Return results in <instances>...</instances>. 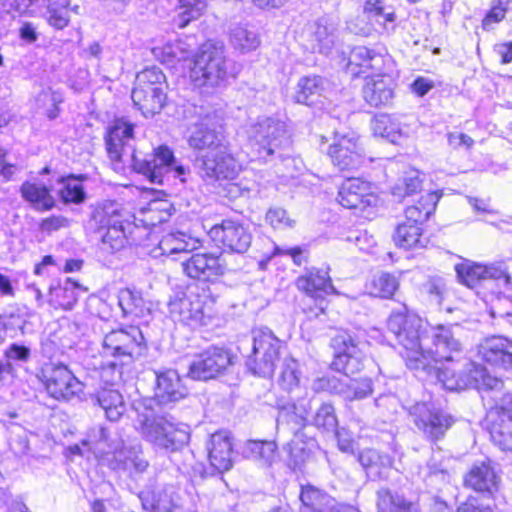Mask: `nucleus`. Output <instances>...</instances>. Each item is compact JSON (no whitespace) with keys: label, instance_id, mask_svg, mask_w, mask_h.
I'll return each instance as SVG.
<instances>
[{"label":"nucleus","instance_id":"1","mask_svg":"<svg viewBox=\"0 0 512 512\" xmlns=\"http://www.w3.org/2000/svg\"><path fill=\"white\" fill-rule=\"evenodd\" d=\"M155 375L154 398L139 402L135 406L137 412L135 428L146 441L154 446L167 452L180 451L189 443L188 427L174 424L165 416L157 414L152 403L168 406L185 398L188 395V390L174 369L156 371Z\"/></svg>","mask_w":512,"mask_h":512},{"label":"nucleus","instance_id":"2","mask_svg":"<svg viewBox=\"0 0 512 512\" xmlns=\"http://www.w3.org/2000/svg\"><path fill=\"white\" fill-rule=\"evenodd\" d=\"M134 125L125 119H116L108 128L105 137L106 150L109 158L116 162H131L134 171L144 175L148 181L156 185H165L173 178L185 175L186 169L176 165L173 152L167 146H159L152 153L143 154L135 145Z\"/></svg>","mask_w":512,"mask_h":512},{"label":"nucleus","instance_id":"3","mask_svg":"<svg viewBox=\"0 0 512 512\" xmlns=\"http://www.w3.org/2000/svg\"><path fill=\"white\" fill-rule=\"evenodd\" d=\"M357 335L348 330H339L330 340L334 350L333 370L342 372L346 377L335 375L317 377L312 381L311 389L315 393H329L343 398L346 402L358 401L370 396L373 384L369 378L349 379L348 376L364 368V354Z\"/></svg>","mask_w":512,"mask_h":512},{"label":"nucleus","instance_id":"4","mask_svg":"<svg viewBox=\"0 0 512 512\" xmlns=\"http://www.w3.org/2000/svg\"><path fill=\"white\" fill-rule=\"evenodd\" d=\"M427 325L415 314L409 313L406 305L393 311L387 320V329L401 349L400 354L410 362L417 363L423 355Z\"/></svg>","mask_w":512,"mask_h":512},{"label":"nucleus","instance_id":"5","mask_svg":"<svg viewBox=\"0 0 512 512\" xmlns=\"http://www.w3.org/2000/svg\"><path fill=\"white\" fill-rule=\"evenodd\" d=\"M249 139L258 146L259 155L267 160L276 156L284 159L290 156L292 139L284 121L273 117L259 118L248 129Z\"/></svg>","mask_w":512,"mask_h":512},{"label":"nucleus","instance_id":"6","mask_svg":"<svg viewBox=\"0 0 512 512\" xmlns=\"http://www.w3.org/2000/svg\"><path fill=\"white\" fill-rule=\"evenodd\" d=\"M230 75L222 43L206 42L194 56L190 77L196 86H219Z\"/></svg>","mask_w":512,"mask_h":512},{"label":"nucleus","instance_id":"7","mask_svg":"<svg viewBox=\"0 0 512 512\" xmlns=\"http://www.w3.org/2000/svg\"><path fill=\"white\" fill-rule=\"evenodd\" d=\"M198 121L194 124L188 144L191 148L210 154L227 147L223 135L222 112L211 105H201L195 110Z\"/></svg>","mask_w":512,"mask_h":512},{"label":"nucleus","instance_id":"8","mask_svg":"<svg viewBox=\"0 0 512 512\" xmlns=\"http://www.w3.org/2000/svg\"><path fill=\"white\" fill-rule=\"evenodd\" d=\"M465 372L470 378L460 380L459 383L451 382L448 386L454 388L475 387L482 393V399L488 401L490 409L505 410L512 404V393L508 391L502 379L492 376L479 364L472 361L465 363Z\"/></svg>","mask_w":512,"mask_h":512},{"label":"nucleus","instance_id":"9","mask_svg":"<svg viewBox=\"0 0 512 512\" xmlns=\"http://www.w3.org/2000/svg\"><path fill=\"white\" fill-rule=\"evenodd\" d=\"M281 346L280 339L270 329L253 330L251 350L245 360L247 369L260 377H271L280 359Z\"/></svg>","mask_w":512,"mask_h":512},{"label":"nucleus","instance_id":"10","mask_svg":"<svg viewBox=\"0 0 512 512\" xmlns=\"http://www.w3.org/2000/svg\"><path fill=\"white\" fill-rule=\"evenodd\" d=\"M215 299L208 290L202 293L189 290L183 296L175 298L169 303L171 315L186 325L196 327L207 325L212 317V306Z\"/></svg>","mask_w":512,"mask_h":512},{"label":"nucleus","instance_id":"11","mask_svg":"<svg viewBox=\"0 0 512 512\" xmlns=\"http://www.w3.org/2000/svg\"><path fill=\"white\" fill-rule=\"evenodd\" d=\"M146 350L145 338L137 326L112 330L103 338L102 351L106 357L133 362L143 356Z\"/></svg>","mask_w":512,"mask_h":512},{"label":"nucleus","instance_id":"12","mask_svg":"<svg viewBox=\"0 0 512 512\" xmlns=\"http://www.w3.org/2000/svg\"><path fill=\"white\" fill-rule=\"evenodd\" d=\"M456 325H427L422 358L430 356L435 362H452L462 352L463 345L454 334Z\"/></svg>","mask_w":512,"mask_h":512},{"label":"nucleus","instance_id":"13","mask_svg":"<svg viewBox=\"0 0 512 512\" xmlns=\"http://www.w3.org/2000/svg\"><path fill=\"white\" fill-rule=\"evenodd\" d=\"M37 378L46 392L57 400H69L82 391V383L62 363H45Z\"/></svg>","mask_w":512,"mask_h":512},{"label":"nucleus","instance_id":"14","mask_svg":"<svg viewBox=\"0 0 512 512\" xmlns=\"http://www.w3.org/2000/svg\"><path fill=\"white\" fill-rule=\"evenodd\" d=\"M208 235L224 252L236 254L246 253L253 239L249 226L233 219H224L213 225Z\"/></svg>","mask_w":512,"mask_h":512},{"label":"nucleus","instance_id":"15","mask_svg":"<svg viewBox=\"0 0 512 512\" xmlns=\"http://www.w3.org/2000/svg\"><path fill=\"white\" fill-rule=\"evenodd\" d=\"M415 426L424 437L436 443L444 438L446 432L453 426L455 419L446 411L433 408L426 403H418L412 408Z\"/></svg>","mask_w":512,"mask_h":512},{"label":"nucleus","instance_id":"16","mask_svg":"<svg viewBox=\"0 0 512 512\" xmlns=\"http://www.w3.org/2000/svg\"><path fill=\"white\" fill-rule=\"evenodd\" d=\"M455 272L458 281L469 288H474L485 280L503 281L505 285L510 284L511 281V277L502 262L482 265L464 260L455 265Z\"/></svg>","mask_w":512,"mask_h":512},{"label":"nucleus","instance_id":"17","mask_svg":"<svg viewBox=\"0 0 512 512\" xmlns=\"http://www.w3.org/2000/svg\"><path fill=\"white\" fill-rule=\"evenodd\" d=\"M196 166L201 176L209 180L234 179L240 166L230 153L228 146L210 154H200L196 158Z\"/></svg>","mask_w":512,"mask_h":512},{"label":"nucleus","instance_id":"18","mask_svg":"<svg viewBox=\"0 0 512 512\" xmlns=\"http://www.w3.org/2000/svg\"><path fill=\"white\" fill-rule=\"evenodd\" d=\"M230 364L231 356L227 350L211 346L195 356L189 365L188 376L206 381L223 373Z\"/></svg>","mask_w":512,"mask_h":512},{"label":"nucleus","instance_id":"19","mask_svg":"<svg viewBox=\"0 0 512 512\" xmlns=\"http://www.w3.org/2000/svg\"><path fill=\"white\" fill-rule=\"evenodd\" d=\"M182 271L189 278L204 282L214 281L225 274L226 267L220 256L195 253L181 262Z\"/></svg>","mask_w":512,"mask_h":512},{"label":"nucleus","instance_id":"20","mask_svg":"<svg viewBox=\"0 0 512 512\" xmlns=\"http://www.w3.org/2000/svg\"><path fill=\"white\" fill-rule=\"evenodd\" d=\"M102 461L114 471L143 473L149 466L141 445H125L123 442L114 451L106 452Z\"/></svg>","mask_w":512,"mask_h":512},{"label":"nucleus","instance_id":"21","mask_svg":"<svg viewBox=\"0 0 512 512\" xmlns=\"http://www.w3.org/2000/svg\"><path fill=\"white\" fill-rule=\"evenodd\" d=\"M328 154L332 163L342 171L358 169L364 162L363 148L353 137H340L329 147Z\"/></svg>","mask_w":512,"mask_h":512},{"label":"nucleus","instance_id":"22","mask_svg":"<svg viewBox=\"0 0 512 512\" xmlns=\"http://www.w3.org/2000/svg\"><path fill=\"white\" fill-rule=\"evenodd\" d=\"M480 359L492 366L512 369V341L502 336L483 339L477 347Z\"/></svg>","mask_w":512,"mask_h":512},{"label":"nucleus","instance_id":"23","mask_svg":"<svg viewBox=\"0 0 512 512\" xmlns=\"http://www.w3.org/2000/svg\"><path fill=\"white\" fill-rule=\"evenodd\" d=\"M299 498L303 512H359L352 506L339 504L335 498L313 485L302 486Z\"/></svg>","mask_w":512,"mask_h":512},{"label":"nucleus","instance_id":"24","mask_svg":"<svg viewBox=\"0 0 512 512\" xmlns=\"http://www.w3.org/2000/svg\"><path fill=\"white\" fill-rule=\"evenodd\" d=\"M337 200L347 209H364L372 205L375 196L370 184L359 178H349L340 186Z\"/></svg>","mask_w":512,"mask_h":512},{"label":"nucleus","instance_id":"25","mask_svg":"<svg viewBox=\"0 0 512 512\" xmlns=\"http://www.w3.org/2000/svg\"><path fill=\"white\" fill-rule=\"evenodd\" d=\"M362 97L371 107L380 108L390 105L394 98L393 80L386 74L365 77Z\"/></svg>","mask_w":512,"mask_h":512},{"label":"nucleus","instance_id":"26","mask_svg":"<svg viewBox=\"0 0 512 512\" xmlns=\"http://www.w3.org/2000/svg\"><path fill=\"white\" fill-rule=\"evenodd\" d=\"M207 450L210 464L215 470L222 473L232 468L233 444L228 432L219 431L212 434Z\"/></svg>","mask_w":512,"mask_h":512},{"label":"nucleus","instance_id":"27","mask_svg":"<svg viewBox=\"0 0 512 512\" xmlns=\"http://www.w3.org/2000/svg\"><path fill=\"white\" fill-rule=\"evenodd\" d=\"M316 440L308 437L304 431H295L292 439L287 444L288 449V467L294 471H302L306 463L312 460Z\"/></svg>","mask_w":512,"mask_h":512},{"label":"nucleus","instance_id":"28","mask_svg":"<svg viewBox=\"0 0 512 512\" xmlns=\"http://www.w3.org/2000/svg\"><path fill=\"white\" fill-rule=\"evenodd\" d=\"M296 287L310 297H322L335 292L328 269L309 268L296 280Z\"/></svg>","mask_w":512,"mask_h":512},{"label":"nucleus","instance_id":"29","mask_svg":"<svg viewBox=\"0 0 512 512\" xmlns=\"http://www.w3.org/2000/svg\"><path fill=\"white\" fill-rule=\"evenodd\" d=\"M336 25L322 17L313 22L307 30L310 48L314 52L329 54L336 44Z\"/></svg>","mask_w":512,"mask_h":512},{"label":"nucleus","instance_id":"30","mask_svg":"<svg viewBox=\"0 0 512 512\" xmlns=\"http://www.w3.org/2000/svg\"><path fill=\"white\" fill-rule=\"evenodd\" d=\"M278 407V424L291 425V430L304 431L308 424V416L312 409L311 399H298L296 402L277 403Z\"/></svg>","mask_w":512,"mask_h":512},{"label":"nucleus","instance_id":"31","mask_svg":"<svg viewBox=\"0 0 512 512\" xmlns=\"http://www.w3.org/2000/svg\"><path fill=\"white\" fill-rule=\"evenodd\" d=\"M94 405H98L105 417L111 421H118L126 411V404L122 394L112 387H104L92 396Z\"/></svg>","mask_w":512,"mask_h":512},{"label":"nucleus","instance_id":"32","mask_svg":"<svg viewBox=\"0 0 512 512\" xmlns=\"http://www.w3.org/2000/svg\"><path fill=\"white\" fill-rule=\"evenodd\" d=\"M358 461L371 480L387 478V472L393 464V459L388 454L372 448L362 450L358 455Z\"/></svg>","mask_w":512,"mask_h":512},{"label":"nucleus","instance_id":"33","mask_svg":"<svg viewBox=\"0 0 512 512\" xmlns=\"http://www.w3.org/2000/svg\"><path fill=\"white\" fill-rule=\"evenodd\" d=\"M377 495L378 512H419L418 502L387 488L379 489Z\"/></svg>","mask_w":512,"mask_h":512},{"label":"nucleus","instance_id":"34","mask_svg":"<svg viewBox=\"0 0 512 512\" xmlns=\"http://www.w3.org/2000/svg\"><path fill=\"white\" fill-rule=\"evenodd\" d=\"M134 105L141 111L144 117H153L164 107L166 94L163 89L134 88L131 93Z\"/></svg>","mask_w":512,"mask_h":512},{"label":"nucleus","instance_id":"35","mask_svg":"<svg viewBox=\"0 0 512 512\" xmlns=\"http://www.w3.org/2000/svg\"><path fill=\"white\" fill-rule=\"evenodd\" d=\"M200 246V241L184 232L176 231L164 235L158 248L161 250L162 255H175V254H189Z\"/></svg>","mask_w":512,"mask_h":512},{"label":"nucleus","instance_id":"36","mask_svg":"<svg viewBox=\"0 0 512 512\" xmlns=\"http://www.w3.org/2000/svg\"><path fill=\"white\" fill-rule=\"evenodd\" d=\"M326 80L318 75L301 77L296 86L294 100L296 103L314 105L323 96Z\"/></svg>","mask_w":512,"mask_h":512},{"label":"nucleus","instance_id":"37","mask_svg":"<svg viewBox=\"0 0 512 512\" xmlns=\"http://www.w3.org/2000/svg\"><path fill=\"white\" fill-rule=\"evenodd\" d=\"M498 476L490 464L482 462L474 465L465 477V484L475 491L492 492L497 489Z\"/></svg>","mask_w":512,"mask_h":512},{"label":"nucleus","instance_id":"38","mask_svg":"<svg viewBox=\"0 0 512 512\" xmlns=\"http://www.w3.org/2000/svg\"><path fill=\"white\" fill-rule=\"evenodd\" d=\"M118 305L126 318L141 319L150 314V308L143 299L141 292L130 288L119 291Z\"/></svg>","mask_w":512,"mask_h":512},{"label":"nucleus","instance_id":"39","mask_svg":"<svg viewBox=\"0 0 512 512\" xmlns=\"http://www.w3.org/2000/svg\"><path fill=\"white\" fill-rule=\"evenodd\" d=\"M277 449L275 441L247 440L243 445L242 454L261 466L270 467L276 459Z\"/></svg>","mask_w":512,"mask_h":512},{"label":"nucleus","instance_id":"40","mask_svg":"<svg viewBox=\"0 0 512 512\" xmlns=\"http://www.w3.org/2000/svg\"><path fill=\"white\" fill-rule=\"evenodd\" d=\"M392 239L397 247L406 250L424 248L428 243V240L423 237L422 227L403 221L396 226Z\"/></svg>","mask_w":512,"mask_h":512},{"label":"nucleus","instance_id":"41","mask_svg":"<svg viewBox=\"0 0 512 512\" xmlns=\"http://www.w3.org/2000/svg\"><path fill=\"white\" fill-rule=\"evenodd\" d=\"M359 67L366 72L367 70L381 71L384 66V57L381 53L365 46L354 47L348 57V67Z\"/></svg>","mask_w":512,"mask_h":512},{"label":"nucleus","instance_id":"42","mask_svg":"<svg viewBox=\"0 0 512 512\" xmlns=\"http://www.w3.org/2000/svg\"><path fill=\"white\" fill-rule=\"evenodd\" d=\"M79 287L76 281H72L70 278L67 279L64 286L51 285L48 289L47 302L53 308H62L70 310L75 305L78 299V295L75 291Z\"/></svg>","mask_w":512,"mask_h":512},{"label":"nucleus","instance_id":"43","mask_svg":"<svg viewBox=\"0 0 512 512\" xmlns=\"http://www.w3.org/2000/svg\"><path fill=\"white\" fill-rule=\"evenodd\" d=\"M491 440L503 451H512V417L506 412L498 415L491 425Z\"/></svg>","mask_w":512,"mask_h":512},{"label":"nucleus","instance_id":"44","mask_svg":"<svg viewBox=\"0 0 512 512\" xmlns=\"http://www.w3.org/2000/svg\"><path fill=\"white\" fill-rule=\"evenodd\" d=\"M46 6L44 18L48 24L58 30L66 27L70 21V0H43Z\"/></svg>","mask_w":512,"mask_h":512},{"label":"nucleus","instance_id":"45","mask_svg":"<svg viewBox=\"0 0 512 512\" xmlns=\"http://www.w3.org/2000/svg\"><path fill=\"white\" fill-rule=\"evenodd\" d=\"M435 205L433 194L422 196L417 205L406 208L403 222L422 227L435 210Z\"/></svg>","mask_w":512,"mask_h":512},{"label":"nucleus","instance_id":"46","mask_svg":"<svg viewBox=\"0 0 512 512\" xmlns=\"http://www.w3.org/2000/svg\"><path fill=\"white\" fill-rule=\"evenodd\" d=\"M423 180L420 173L416 170L405 172V174L398 179L392 187V194L398 200H403L405 197L412 196L422 190Z\"/></svg>","mask_w":512,"mask_h":512},{"label":"nucleus","instance_id":"47","mask_svg":"<svg viewBox=\"0 0 512 512\" xmlns=\"http://www.w3.org/2000/svg\"><path fill=\"white\" fill-rule=\"evenodd\" d=\"M372 130L375 135L396 143L401 137L400 123L389 114H379L372 121Z\"/></svg>","mask_w":512,"mask_h":512},{"label":"nucleus","instance_id":"48","mask_svg":"<svg viewBox=\"0 0 512 512\" xmlns=\"http://www.w3.org/2000/svg\"><path fill=\"white\" fill-rule=\"evenodd\" d=\"M231 45L242 53L255 50L260 40L258 35L242 25H236L230 30Z\"/></svg>","mask_w":512,"mask_h":512},{"label":"nucleus","instance_id":"49","mask_svg":"<svg viewBox=\"0 0 512 512\" xmlns=\"http://www.w3.org/2000/svg\"><path fill=\"white\" fill-rule=\"evenodd\" d=\"M311 424L323 431L336 432L338 419L333 404L329 402L322 403L317 408Z\"/></svg>","mask_w":512,"mask_h":512},{"label":"nucleus","instance_id":"50","mask_svg":"<svg viewBox=\"0 0 512 512\" xmlns=\"http://www.w3.org/2000/svg\"><path fill=\"white\" fill-rule=\"evenodd\" d=\"M399 287V280L390 273L375 276L370 285V294L380 298H391Z\"/></svg>","mask_w":512,"mask_h":512},{"label":"nucleus","instance_id":"51","mask_svg":"<svg viewBox=\"0 0 512 512\" xmlns=\"http://www.w3.org/2000/svg\"><path fill=\"white\" fill-rule=\"evenodd\" d=\"M130 363L120 358L102 361L99 366L101 379L110 386L120 383L123 377L124 366Z\"/></svg>","mask_w":512,"mask_h":512},{"label":"nucleus","instance_id":"52","mask_svg":"<svg viewBox=\"0 0 512 512\" xmlns=\"http://www.w3.org/2000/svg\"><path fill=\"white\" fill-rule=\"evenodd\" d=\"M139 499L143 508L147 511L171 512L172 510V500L166 493L164 495L161 492L156 494L154 491L147 489L139 494Z\"/></svg>","mask_w":512,"mask_h":512},{"label":"nucleus","instance_id":"53","mask_svg":"<svg viewBox=\"0 0 512 512\" xmlns=\"http://www.w3.org/2000/svg\"><path fill=\"white\" fill-rule=\"evenodd\" d=\"M157 50L160 52L161 61L169 65L184 61L188 59L191 54L188 45L181 40L167 43L162 48H157Z\"/></svg>","mask_w":512,"mask_h":512},{"label":"nucleus","instance_id":"54","mask_svg":"<svg viewBox=\"0 0 512 512\" xmlns=\"http://www.w3.org/2000/svg\"><path fill=\"white\" fill-rule=\"evenodd\" d=\"M60 197L65 204H81L86 200V192L78 177L71 175L64 180Z\"/></svg>","mask_w":512,"mask_h":512},{"label":"nucleus","instance_id":"55","mask_svg":"<svg viewBox=\"0 0 512 512\" xmlns=\"http://www.w3.org/2000/svg\"><path fill=\"white\" fill-rule=\"evenodd\" d=\"M165 75L158 67H149L139 72L136 77V86L147 90L163 89Z\"/></svg>","mask_w":512,"mask_h":512},{"label":"nucleus","instance_id":"56","mask_svg":"<svg viewBox=\"0 0 512 512\" xmlns=\"http://www.w3.org/2000/svg\"><path fill=\"white\" fill-rule=\"evenodd\" d=\"M7 361H15L16 367L13 368L16 377L28 380L29 372L22 367V363L27 362L30 357V349L19 344H12L5 352Z\"/></svg>","mask_w":512,"mask_h":512},{"label":"nucleus","instance_id":"57","mask_svg":"<svg viewBox=\"0 0 512 512\" xmlns=\"http://www.w3.org/2000/svg\"><path fill=\"white\" fill-rule=\"evenodd\" d=\"M300 380L299 364L296 360L285 359L279 376V384L283 389L290 391L297 387Z\"/></svg>","mask_w":512,"mask_h":512},{"label":"nucleus","instance_id":"58","mask_svg":"<svg viewBox=\"0 0 512 512\" xmlns=\"http://www.w3.org/2000/svg\"><path fill=\"white\" fill-rule=\"evenodd\" d=\"M183 1L184 4L181 5L177 19H175L179 28H184L190 23V21L198 19L206 6L205 0H194V3H191L188 0Z\"/></svg>","mask_w":512,"mask_h":512},{"label":"nucleus","instance_id":"59","mask_svg":"<svg viewBox=\"0 0 512 512\" xmlns=\"http://www.w3.org/2000/svg\"><path fill=\"white\" fill-rule=\"evenodd\" d=\"M127 242L125 229L109 228L102 236L101 249L107 253L120 251Z\"/></svg>","mask_w":512,"mask_h":512},{"label":"nucleus","instance_id":"60","mask_svg":"<svg viewBox=\"0 0 512 512\" xmlns=\"http://www.w3.org/2000/svg\"><path fill=\"white\" fill-rule=\"evenodd\" d=\"M56 201L46 185L34 183V210L45 212L55 207Z\"/></svg>","mask_w":512,"mask_h":512},{"label":"nucleus","instance_id":"61","mask_svg":"<svg viewBox=\"0 0 512 512\" xmlns=\"http://www.w3.org/2000/svg\"><path fill=\"white\" fill-rule=\"evenodd\" d=\"M435 375L438 381H440L443 384V387L451 391L464 390L465 388L450 387L448 386V383H450V381L459 383L460 380L470 378L469 373L465 372V364L463 365V369L458 372H456L454 369H450L447 367H437L435 370Z\"/></svg>","mask_w":512,"mask_h":512},{"label":"nucleus","instance_id":"62","mask_svg":"<svg viewBox=\"0 0 512 512\" xmlns=\"http://www.w3.org/2000/svg\"><path fill=\"white\" fill-rule=\"evenodd\" d=\"M117 209L116 202H106L96 206L91 214V221L98 229H104L107 226L109 217H114L113 214Z\"/></svg>","mask_w":512,"mask_h":512},{"label":"nucleus","instance_id":"63","mask_svg":"<svg viewBox=\"0 0 512 512\" xmlns=\"http://www.w3.org/2000/svg\"><path fill=\"white\" fill-rule=\"evenodd\" d=\"M266 221L274 229L291 228L295 224V220L288 216L286 210L280 207L270 208L266 213Z\"/></svg>","mask_w":512,"mask_h":512},{"label":"nucleus","instance_id":"64","mask_svg":"<svg viewBox=\"0 0 512 512\" xmlns=\"http://www.w3.org/2000/svg\"><path fill=\"white\" fill-rule=\"evenodd\" d=\"M424 291L430 301L441 305L447 292L446 285L441 278H430L424 285Z\"/></svg>","mask_w":512,"mask_h":512}]
</instances>
